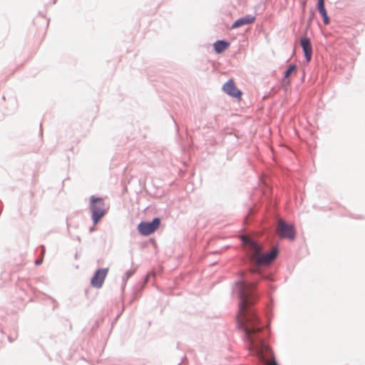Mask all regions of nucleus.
<instances>
[{"label": "nucleus", "mask_w": 365, "mask_h": 365, "mask_svg": "<svg viewBox=\"0 0 365 365\" xmlns=\"http://www.w3.org/2000/svg\"><path fill=\"white\" fill-rule=\"evenodd\" d=\"M235 289L240 297L238 324L245 331L249 341V349L258 351L262 340L258 338L257 334L262 330V327L260 326L254 310L250 308L257 300V297L255 294V285L240 281L236 284Z\"/></svg>", "instance_id": "obj_1"}, {"label": "nucleus", "mask_w": 365, "mask_h": 365, "mask_svg": "<svg viewBox=\"0 0 365 365\" xmlns=\"http://www.w3.org/2000/svg\"><path fill=\"white\" fill-rule=\"evenodd\" d=\"M230 46V43L225 41H217L214 43L215 51L217 53H220L226 50Z\"/></svg>", "instance_id": "obj_11"}, {"label": "nucleus", "mask_w": 365, "mask_h": 365, "mask_svg": "<svg viewBox=\"0 0 365 365\" xmlns=\"http://www.w3.org/2000/svg\"><path fill=\"white\" fill-rule=\"evenodd\" d=\"M317 9L323 17L324 24H329L330 21L324 7V0H318Z\"/></svg>", "instance_id": "obj_10"}, {"label": "nucleus", "mask_w": 365, "mask_h": 365, "mask_svg": "<svg viewBox=\"0 0 365 365\" xmlns=\"http://www.w3.org/2000/svg\"><path fill=\"white\" fill-rule=\"evenodd\" d=\"M255 17L253 16H247L236 20L232 25V29H236L244 25L252 24L255 21Z\"/></svg>", "instance_id": "obj_9"}, {"label": "nucleus", "mask_w": 365, "mask_h": 365, "mask_svg": "<svg viewBox=\"0 0 365 365\" xmlns=\"http://www.w3.org/2000/svg\"><path fill=\"white\" fill-rule=\"evenodd\" d=\"M301 46L304 51L307 62L309 63L311 61L312 56V47L311 45L310 40L306 37L302 38L301 39Z\"/></svg>", "instance_id": "obj_8"}, {"label": "nucleus", "mask_w": 365, "mask_h": 365, "mask_svg": "<svg viewBox=\"0 0 365 365\" xmlns=\"http://www.w3.org/2000/svg\"><path fill=\"white\" fill-rule=\"evenodd\" d=\"M36 264H40V261H38V260H37V261H36Z\"/></svg>", "instance_id": "obj_15"}, {"label": "nucleus", "mask_w": 365, "mask_h": 365, "mask_svg": "<svg viewBox=\"0 0 365 365\" xmlns=\"http://www.w3.org/2000/svg\"><path fill=\"white\" fill-rule=\"evenodd\" d=\"M90 208L92 212L93 223L96 225L106 212L103 200L101 197L92 196L91 197Z\"/></svg>", "instance_id": "obj_3"}, {"label": "nucleus", "mask_w": 365, "mask_h": 365, "mask_svg": "<svg viewBox=\"0 0 365 365\" xmlns=\"http://www.w3.org/2000/svg\"><path fill=\"white\" fill-rule=\"evenodd\" d=\"M250 259L257 266L269 264L277 255V250L273 249L269 253L262 252V247L248 237H242Z\"/></svg>", "instance_id": "obj_2"}, {"label": "nucleus", "mask_w": 365, "mask_h": 365, "mask_svg": "<svg viewBox=\"0 0 365 365\" xmlns=\"http://www.w3.org/2000/svg\"><path fill=\"white\" fill-rule=\"evenodd\" d=\"M108 272V268L98 269L91 280V284L93 287L101 288L104 282Z\"/></svg>", "instance_id": "obj_6"}, {"label": "nucleus", "mask_w": 365, "mask_h": 365, "mask_svg": "<svg viewBox=\"0 0 365 365\" xmlns=\"http://www.w3.org/2000/svg\"><path fill=\"white\" fill-rule=\"evenodd\" d=\"M160 225V220L158 217L153 219L150 222H142L138 226L139 232L144 236L150 235L153 233Z\"/></svg>", "instance_id": "obj_5"}, {"label": "nucleus", "mask_w": 365, "mask_h": 365, "mask_svg": "<svg viewBox=\"0 0 365 365\" xmlns=\"http://www.w3.org/2000/svg\"><path fill=\"white\" fill-rule=\"evenodd\" d=\"M296 70V66L295 65H291L289 66L287 70L285 72L284 78H287L294 71Z\"/></svg>", "instance_id": "obj_12"}, {"label": "nucleus", "mask_w": 365, "mask_h": 365, "mask_svg": "<svg viewBox=\"0 0 365 365\" xmlns=\"http://www.w3.org/2000/svg\"><path fill=\"white\" fill-rule=\"evenodd\" d=\"M277 232L281 237L288 238L290 240L294 239L295 232L294 226L292 225L287 224L282 219H279L278 221Z\"/></svg>", "instance_id": "obj_4"}, {"label": "nucleus", "mask_w": 365, "mask_h": 365, "mask_svg": "<svg viewBox=\"0 0 365 365\" xmlns=\"http://www.w3.org/2000/svg\"><path fill=\"white\" fill-rule=\"evenodd\" d=\"M251 272H258V269L257 268H252L251 269Z\"/></svg>", "instance_id": "obj_14"}, {"label": "nucleus", "mask_w": 365, "mask_h": 365, "mask_svg": "<svg viewBox=\"0 0 365 365\" xmlns=\"http://www.w3.org/2000/svg\"><path fill=\"white\" fill-rule=\"evenodd\" d=\"M222 89L229 96L239 98L241 97L242 92L237 88L234 81L232 79L224 84Z\"/></svg>", "instance_id": "obj_7"}, {"label": "nucleus", "mask_w": 365, "mask_h": 365, "mask_svg": "<svg viewBox=\"0 0 365 365\" xmlns=\"http://www.w3.org/2000/svg\"><path fill=\"white\" fill-rule=\"evenodd\" d=\"M267 365H277V362L274 361L268 362Z\"/></svg>", "instance_id": "obj_13"}]
</instances>
